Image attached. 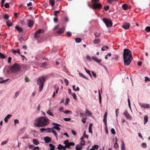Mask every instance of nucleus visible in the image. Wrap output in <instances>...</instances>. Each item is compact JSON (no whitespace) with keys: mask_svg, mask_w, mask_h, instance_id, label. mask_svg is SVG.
Instances as JSON below:
<instances>
[{"mask_svg":"<svg viewBox=\"0 0 150 150\" xmlns=\"http://www.w3.org/2000/svg\"><path fill=\"white\" fill-rule=\"evenodd\" d=\"M64 112L66 114H69L70 115H71L72 113L71 111L69 110H67L66 111H64Z\"/></svg>","mask_w":150,"mask_h":150,"instance_id":"c9c22d12","label":"nucleus"},{"mask_svg":"<svg viewBox=\"0 0 150 150\" xmlns=\"http://www.w3.org/2000/svg\"><path fill=\"white\" fill-rule=\"evenodd\" d=\"M70 100L69 98H67L66 99V101L65 102V105H67L68 104V103L69 102Z\"/></svg>","mask_w":150,"mask_h":150,"instance_id":"6e6d98bb","label":"nucleus"},{"mask_svg":"<svg viewBox=\"0 0 150 150\" xmlns=\"http://www.w3.org/2000/svg\"><path fill=\"white\" fill-rule=\"evenodd\" d=\"M122 8L124 10H126L129 8V6H128L127 4H123L122 5Z\"/></svg>","mask_w":150,"mask_h":150,"instance_id":"412c9836","label":"nucleus"},{"mask_svg":"<svg viewBox=\"0 0 150 150\" xmlns=\"http://www.w3.org/2000/svg\"><path fill=\"white\" fill-rule=\"evenodd\" d=\"M118 56L117 55H116L114 56L112 58V59H117L118 58Z\"/></svg>","mask_w":150,"mask_h":150,"instance_id":"8fccbe9b","label":"nucleus"},{"mask_svg":"<svg viewBox=\"0 0 150 150\" xmlns=\"http://www.w3.org/2000/svg\"><path fill=\"white\" fill-rule=\"evenodd\" d=\"M145 81L146 82V81H149L150 79H149V78L148 77V76H145Z\"/></svg>","mask_w":150,"mask_h":150,"instance_id":"bf43d9fd","label":"nucleus"},{"mask_svg":"<svg viewBox=\"0 0 150 150\" xmlns=\"http://www.w3.org/2000/svg\"><path fill=\"white\" fill-rule=\"evenodd\" d=\"M64 28H59V30H58L57 32L58 34H60L62 33L64 31Z\"/></svg>","mask_w":150,"mask_h":150,"instance_id":"aec40b11","label":"nucleus"},{"mask_svg":"<svg viewBox=\"0 0 150 150\" xmlns=\"http://www.w3.org/2000/svg\"><path fill=\"white\" fill-rule=\"evenodd\" d=\"M83 136L84 137L86 138H88V135H87L86 134V132L85 131L84 134H83Z\"/></svg>","mask_w":150,"mask_h":150,"instance_id":"338daca9","label":"nucleus"},{"mask_svg":"<svg viewBox=\"0 0 150 150\" xmlns=\"http://www.w3.org/2000/svg\"><path fill=\"white\" fill-rule=\"evenodd\" d=\"M8 141L7 140L3 142H2L1 144V145H4L8 143Z\"/></svg>","mask_w":150,"mask_h":150,"instance_id":"864d4df0","label":"nucleus"},{"mask_svg":"<svg viewBox=\"0 0 150 150\" xmlns=\"http://www.w3.org/2000/svg\"><path fill=\"white\" fill-rule=\"evenodd\" d=\"M79 76H81L83 77L84 78H85L86 79L88 80V78H87V77L85 76H84L83 75V74H82L81 73H79Z\"/></svg>","mask_w":150,"mask_h":150,"instance_id":"c03bdc74","label":"nucleus"},{"mask_svg":"<svg viewBox=\"0 0 150 150\" xmlns=\"http://www.w3.org/2000/svg\"><path fill=\"white\" fill-rule=\"evenodd\" d=\"M21 69L19 65L17 64H14L11 68V70L12 72H15L19 71Z\"/></svg>","mask_w":150,"mask_h":150,"instance_id":"7ed1b4c3","label":"nucleus"},{"mask_svg":"<svg viewBox=\"0 0 150 150\" xmlns=\"http://www.w3.org/2000/svg\"><path fill=\"white\" fill-rule=\"evenodd\" d=\"M114 147L115 149H117L119 147V145L117 143H115L114 145Z\"/></svg>","mask_w":150,"mask_h":150,"instance_id":"a18cd8bd","label":"nucleus"},{"mask_svg":"<svg viewBox=\"0 0 150 150\" xmlns=\"http://www.w3.org/2000/svg\"><path fill=\"white\" fill-rule=\"evenodd\" d=\"M28 26L29 27L31 28L34 25V21L33 19H29L27 22Z\"/></svg>","mask_w":150,"mask_h":150,"instance_id":"6e6552de","label":"nucleus"},{"mask_svg":"<svg viewBox=\"0 0 150 150\" xmlns=\"http://www.w3.org/2000/svg\"><path fill=\"white\" fill-rule=\"evenodd\" d=\"M130 25L129 23L125 22L123 25L122 27L125 29H127L130 27Z\"/></svg>","mask_w":150,"mask_h":150,"instance_id":"f8f14e48","label":"nucleus"},{"mask_svg":"<svg viewBox=\"0 0 150 150\" xmlns=\"http://www.w3.org/2000/svg\"><path fill=\"white\" fill-rule=\"evenodd\" d=\"M3 78L2 77H0V83H4L5 81H6L8 80V79L6 80H3Z\"/></svg>","mask_w":150,"mask_h":150,"instance_id":"c756f323","label":"nucleus"},{"mask_svg":"<svg viewBox=\"0 0 150 150\" xmlns=\"http://www.w3.org/2000/svg\"><path fill=\"white\" fill-rule=\"evenodd\" d=\"M92 59L98 63H100L102 61L101 59H99L96 57L95 56H92Z\"/></svg>","mask_w":150,"mask_h":150,"instance_id":"ddd939ff","label":"nucleus"},{"mask_svg":"<svg viewBox=\"0 0 150 150\" xmlns=\"http://www.w3.org/2000/svg\"><path fill=\"white\" fill-rule=\"evenodd\" d=\"M20 94V92L18 91H16L14 96V98H17V97L19 96Z\"/></svg>","mask_w":150,"mask_h":150,"instance_id":"c85d7f7f","label":"nucleus"},{"mask_svg":"<svg viewBox=\"0 0 150 150\" xmlns=\"http://www.w3.org/2000/svg\"><path fill=\"white\" fill-rule=\"evenodd\" d=\"M93 9H98L101 8L102 6V5L100 3H95L93 4Z\"/></svg>","mask_w":150,"mask_h":150,"instance_id":"0eeeda50","label":"nucleus"},{"mask_svg":"<svg viewBox=\"0 0 150 150\" xmlns=\"http://www.w3.org/2000/svg\"><path fill=\"white\" fill-rule=\"evenodd\" d=\"M103 121L105 125L107 126V118H104L103 120Z\"/></svg>","mask_w":150,"mask_h":150,"instance_id":"e2e57ef3","label":"nucleus"},{"mask_svg":"<svg viewBox=\"0 0 150 150\" xmlns=\"http://www.w3.org/2000/svg\"><path fill=\"white\" fill-rule=\"evenodd\" d=\"M85 113L88 117L91 116L92 115V113L87 108L86 109Z\"/></svg>","mask_w":150,"mask_h":150,"instance_id":"dca6fc26","label":"nucleus"},{"mask_svg":"<svg viewBox=\"0 0 150 150\" xmlns=\"http://www.w3.org/2000/svg\"><path fill=\"white\" fill-rule=\"evenodd\" d=\"M46 64L47 63L46 62H42L41 64L40 65V67L41 68H43L46 65Z\"/></svg>","mask_w":150,"mask_h":150,"instance_id":"f704fd0d","label":"nucleus"},{"mask_svg":"<svg viewBox=\"0 0 150 150\" xmlns=\"http://www.w3.org/2000/svg\"><path fill=\"white\" fill-rule=\"evenodd\" d=\"M57 148L60 149H62L63 150H65L66 149V147L65 145L64 146L60 144H59Z\"/></svg>","mask_w":150,"mask_h":150,"instance_id":"2eb2a0df","label":"nucleus"},{"mask_svg":"<svg viewBox=\"0 0 150 150\" xmlns=\"http://www.w3.org/2000/svg\"><path fill=\"white\" fill-rule=\"evenodd\" d=\"M121 149L122 150H125L126 148L125 143L123 140L122 141L121 144Z\"/></svg>","mask_w":150,"mask_h":150,"instance_id":"a211bd4d","label":"nucleus"},{"mask_svg":"<svg viewBox=\"0 0 150 150\" xmlns=\"http://www.w3.org/2000/svg\"><path fill=\"white\" fill-rule=\"evenodd\" d=\"M82 147L79 144L76 145V150H81Z\"/></svg>","mask_w":150,"mask_h":150,"instance_id":"5701e85b","label":"nucleus"},{"mask_svg":"<svg viewBox=\"0 0 150 150\" xmlns=\"http://www.w3.org/2000/svg\"><path fill=\"white\" fill-rule=\"evenodd\" d=\"M144 124H145L148 121V117L147 115H145L144 117Z\"/></svg>","mask_w":150,"mask_h":150,"instance_id":"b1692460","label":"nucleus"},{"mask_svg":"<svg viewBox=\"0 0 150 150\" xmlns=\"http://www.w3.org/2000/svg\"><path fill=\"white\" fill-rule=\"evenodd\" d=\"M64 120L66 121H68L71 120L70 118H65L64 119Z\"/></svg>","mask_w":150,"mask_h":150,"instance_id":"680f3d73","label":"nucleus"},{"mask_svg":"<svg viewBox=\"0 0 150 150\" xmlns=\"http://www.w3.org/2000/svg\"><path fill=\"white\" fill-rule=\"evenodd\" d=\"M85 144V142L83 140V138L82 137L81 139V145H84Z\"/></svg>","mask_w":150,"mask_h":150,"instance_id":"4c0bfd02","label":"nucleus"},{"mask_svg":"<svg viewBox=\"0 0 150 150\" xmlns=\"http://www.w3.org/2000/svg\"><path fill=\"white\" fill-rule=\"evenodd\" d=\"M54 129L53 128H48L47 129L46 132L47 133L52 132Z\"/></svg>","mask_w":150,"mask_h":150,"instance_id":"393cba45","label":"nucleus"},{"mask_svg":"<svg viewBox=\"0 0 150 150\" xmlns=\"http://www.w3.org/2000/svg\"><path fill=\"white\" fill-rule=\"evenodd\" d=\"M11 59H12V58L11 57H9L8 59V63H11Z\"/></svg>","mask_w":150,"mask_h":150,"instance_id":"774afa93","label":"nucleus"},{"mask_svg":"<svg viewBox=\"0 0 150 150\" xmlns=\"http://www.w3.org/2000/svg\"><path fill=\"white\" fill-rule=\"evenodd\" d=\"M81 39L79 38H77L75 39V41L76 43H79L81 42Z\"/></svg>","mask_w":150,"mask_h":150,"instance_id":"ea45409f","label":"nucleus"},{"mask_svg":"<svg viewBox=\"0 0 150 150\" xmlns=\"http://www.w3.org/2000/svg\"><path fill=\"white\" fill-rule=\"evenodd\" d=\"M72 96H73V98L75 99L76 100L77 99V96L76 94L74 93L71 94Z\"/></svg>","mask_w":150,"mask_h":150,"instance_id":"37998d69","label":"nucleus"},{"mask_svg":"<svg viewBox=\"0 0 150 150\" xmlns=\"http://www.w3.org/2000/svg\"><path fill=\"white\" fill-rule=\"evenodd\" d=\"M52 133L54 134V135L56 137L57 139V132H56L54 130H54H53V131Z\"/></svg>","mask_w":150,"mask_h":150,"instance_id":"de8ad7c7","label":"nucleus"},{"mask_svg":"<svg viewBox=\"0 0 150 150\" xmlns=\"http://www.w3.org/2000/svg\"><path fill=\"white\" fill-rule=\"evenodd\" d=\"M39 85V91H41L43 89V85L40 84V85Z\"/></svg>","mask_w":150,"mask_h":150,"instance_id":"79ce46f5","label":"nucleus"},{"mask_svg":"<svg viewBox=\"0 0 150 150\" xmlns=\"http://www.w3.org/2000/svg\"><path fill=\"white\" fill-rule=\"evenodd\" d=\"M141 146L143 148H146V147L147 145L145 143H143L141 144Z\"/></svg>","mask_w":150,"mask_h":150,"instance_id":"49530a36","label":"nucleus"},{"mask_svg":"<svg viewBox=\"0 0 150 150\" xmlns=\"http://www.w3.org/2000/svg\"><path fill=\"white\" fill-rule=\"evenodd\" d=\"M145 30L147 32H150V26H148L146 27L145 28Z\"/></svg>","mask_w":150,"mask_h":150,"instance_id":"58836bf2","label":"nucleus"},{"mask_svg":"<svg viewBox=\"0 0 150 150\" xmlns=\"http://www.w3.org/2000/svg\"><path fill=\"white\" fill-rule=\"evenodd\" d=\"M33 144L35 145H38L39 144L38 141L37 139H35L33 140Z\"/></svg>","mask_w":150,"mask_h":150,"instance_id":"bb28decb","label":"nucleus"},{"mask_svg":"<svg viewBox=\"0 0 150 150\" xmlns=\"http://www.w3.org/2000/svg\"><path fill=\"white\" fill-rule=\"evenodd\" d=\"M99 0H92L91 2L92 4L97 3Z\"/></svg>","mask_w":150,"mask_h":150,"instance_id":"69168bd1","label":"nucleus"},{"mask_svg":"<svg viewBox=\"0 0 150 150\" xmlns=\"http://www.w3.org/2000/svg\"><path fill=\"white\" fill-rule=\"evenodd\" d=\"M44 140L46 143L50 142L51 141V139L50 138L47 137L44 138Z\"/></svg>","mask_w":150,"mask_h":150,"instance_id":"4468645a","label":"nucleus"},{"mask_svg":"<svg viewBox=\"0 0 150 150\" xmlns=\"http://www.w3.org/2000/svg\"><path fill=\"white\" fill-rule=\"evenodd\" d=\"M47 129H45V128H42L40 129V131L43 132L44 131H46Z\"/></svg>","mask_w":150,"mask_h":150,"instance_id":"052dcab7","label":"nucleus"},{"mask_svg":"<svg viewBox=\"0 0 150 150\" xmlns=\"http://www.w3.org/2000/svg\"><path fill=\"white\" fill-rule=\"evenodd\" d=\"M50 146V150H54L55 148V146L51 144H50L49 145Z\"/></svg>","mask_w":150,"mask_h":150,"instance_id":"473e14b6","label":"nucleus"},{"mask_svg":"<svg viewBox=\"0 0 150 150\" xmlns=\"http://www.w3.org/2000/svg\"><path fill=\"white\" fill-rule=\"evenodd\" d=\"M123 56L125 66H128L133 59L131 51L128 49H124Z\"/></svg>","mask_w":150,"mask_h":150,"instance_id":"f257e3e1","label":"nucleus"},{"mask_svg":"<svg viewBox=\"0 0 150 150\" xmlns=\"http://www.w3.org/2000/svg\"><path fill=\"white\" fill-rule=\"evenodd\" d=\"M12 116L11 115H8L4 119V120L6 122H7L8 121V120Z\"/></svg>","mask_w":150,"mask_h":150,"instance_id":"f3484780","label":"nucleus"},{"mask_svg":"<svg viewBox=\"0 0 150 150\" xmlns=\"http://www.w3.org/2000/svg\"><path fill=\"white\" fill-rule=\"evenodd\" d=\"M139 105L144 108H149L150 107L149 105L146 103H139Z\"/></svg>","mask_w":150,"mask_h":150,"instance_id":"9b49d317","label":"nucleus"},{"mask_svg":"<svg viewBox=\"0 0 150 150\" xmlns=\"http://www.w3.org/2000/svg\"><path fill=\"white\" fill-rule=\"evenodd\" d=\"M52 125L54 126L53 127V129H54L59 131L60 130V128L58 127V126H61L60 125L55 123H52Z\"/></svg>","mask_w":150,"mask_h":150,"instance_id":"9d476101","label":"nucleus"},{"mask_svg":"<svg viewBox=\"0 0 150 150\" xmlns=\"http://www.w3.org/2000/svg\"><path fill=\"white\" fill-rule=\"evenodd\" d=\"M13 52V54H15L16 53H18L19 55L21 54L20 50L19 49H17V50H15L13 49L11 50Z\"/></svg>","mask_w":150,"mask_h":150,"instance_id":"6ab92c4d","label":"nucleus"},{"mask_svg":"<svg viewBox=\"0 0 150 150\" xmlns=\"http://www.w3.org/2000/svg\"><path fill=\"white\" fill-rule=\"evenodd\" d=\"M124 114L128 119L131 120L132 119V117L130 115L127 111H125L124 112Z\"/></svg>","mask_w":150,"mask_h":150,"instance_id":"1a4fd4ad","label":"nucleus"},{"mask_svg":"<svg viewBox=\"0 0 150 150\" xmlns=\"http://www.w3.org/2000/svg\"><path fill=\"white\" fill-rule=\"evenodd\" d=\"M6 24L8 27H11L12 26V23L8 21L6 22Z\"/></svg>","mask_w":150,"mask_h":150,"instance_id":"e433bc0d","label":"nucleus"},{"mask_svg":"<svg viewBox=\"0 0 150 150\" xmlns=\"http://www.w3.org/2000/svg\"><path fill=\"white\" fill-rule=\"evenodd\" d=\"M0 57L3 59L5 58V55L1 53H0Z\"/></svg>","mask_w":150,"mask_h":150,"instance_id":"3c124183","label":"nucleus"},{"mask_svg":"<svg viewBox=\"0 0 150 150\" xmlns=\"http://www.w3.org/2000/svg\"><path fill=\"white\" fill-rule=\"evenodd\" d=\"M86 118L85 117H83L82 120L81 121L83 123H85L86 122Z\"/></svg>","mask_w":150,"mask_h":150,"instance_id":"4d7b16f0","label":"nucleus"},{"mask_svg":"<svg viewBox=\"0 0 150 150\" xmlns=\"http://www.w3.org/2000/svg\"><path fill=\"white\" fill-rule=\"evenodd\" d=\"M103 21L107 27H110L112 26V23L111 20L104 18L103 19Z\"/></svg>","mask_w":150,"mask_h":150,"instance_id":"20e7f679","label":"nucleus"},{"mask_svg":"<svg viewBox=\"0 0 150 150\" xmlns=\"http://www.w3.org/2000/svg\"><path fill=\"white\" fill-rule=\"evenodd\" d=\"M9 18V16H8V15L6 14H5L4 16V18L6 20H8Z\"/></svg>","mask_w":150,"mask_h":150,"instance_id":"a19ab883","label":"nucleus"},{"mask_svg":"<svg viewBox=\"0 0 150 150\" xmlns=\"http://www.w3.org/2000/svg\"><path fill=\"white\" fill-rule=\"evenodd\" d=\"M46 77L42 76L37 79V83L38 85H43L46 79Z\"/></svg>","mask_w":150,"mask_h":150,"instance_id":"39448f33","label":"nucleus"},{"mask_svg":"<svg viewBox=\"0 0 150 150\" xmlns=\"http://www.w3.org/2000/svg\"><path fill=\"white\" fill-rule=\"evenodd\" d=\"M111 132L112 134L114 135H115L116 134V132L114 128H112L111 129Z\"/></svg>","mask_w":150,"mask_h":150,"instance_id":"09e8293b","label":"nucleus"},{"mask_svg":"<svg viewBox=\"0 0 150 150\" xmlns=\"http://www.w3.org/2000/svg\"><path fill=\"white\" fill-rule=\"evenodd\" d=\"M100 39H98L94 40L93 41V42L94 44H97L100 42Z\"/></svg>","mask_w":150,"mask_h":150,"instance_id":"4be33fe9","label":"nucleus"},{"mask_svg":"<svg viewBox=\"0 0 150 150\" xmlns=\"http://www.w3.org/2000/svg\"><path fill=\"white\" fill-rule=\"evenodd\" d=\"M5 7L6 8H8L9 7V5L8 3H6L4 5Z\"/></svg>","mask_w":150,"mask_h":150,"instance_id":"603ef678","label":"nucleus"},{"mask_svg":"<svg viewBox=\"0 0 150 150\" xmlns=\"http://www.w3.org/2000/svg\"><path fill=\"white\" fill-rule=\"evenodd\" d=\"M46 112L49 115L52 116H54V114H53V113L51 112V111L50 110H48Z\"/></svg>","mask_w":150,"mask_h":150,"instance_id":"cd10ccee","label":"nucleus"},{"mask_svg":"<svg viewBox=\"0 0 150 150\" xmlns=\"http://www.w3.org/2000/svg\"><path fill=\"white\" fill-rule=\"evenodd\" d=\"M49 4L51 5L52 6H53L54 4V0H50L49 1Z\"/></svg>","mask_w":150,"mask_h":150,"instance_id":"7c9ffc66","label":"nucleus"},{"mask_svg":"<svg viewBox=\"0 0 150 150\" xmlns=\"http://www.w3.org/2000/svg\"><path fill=\"white\" fill-rule=\"evenodd\" d=\"M15 28L19 32H21L23 31L21 27L18 26H16L15 27Z\"/></svg>","mask_w":150,"mask_h":150,"instance_id":"a878e982","label":"nucleus"},{"mask_svg":"<svg viewBox=\"0 0 150 150\" xmlns=\"http://www.w3.org/2000/svg\"><path fill=\"white\" fill-rule=\"evenodd\" d=\"M86 59H88L89 61H91V57L88 55H87L86 56Z\"/></svg>","mask_w":150,"mask_h":150,"instance_id":"0e129e2a","label":"nucleus"},{"mask_svg":"<svg viewBox=\"0 0 150 150\" xmlns=\"http://www.w3.org/2000/svg\"><path fill=\"white\" fill-rule=\"evenodd\" d=\"M99 103L100 104H101V95L100 93V90L99 91Z\"/></svg>","mask_w":150,"mask_h":150,"instance_id":"2f4dec72","label":"nucleus"},{"mask_svg":"<svg viewBox=\"0 0 150 150\" xmlns=\"http://www.w3.org/2000/svg\"><path fill=\"white\" fill-rule=\"evenodd\" d=\"M50 122V120L47 117H42L36 119L35 125L38 127H43L48 125Z\"/></svg>","mask_w":150,"mask_h":150,"instance_id":"f03ea898","label":"nucleus"},{"mask_svg":"<svg viewBox=\"0 0 150 150\" xmlns=\"http://www.w3.org/2000/svg\"><path fill=\"white\" fill-rule=\"evenodd\" d=\"M43 32V30H42L41 29H39L35 32L34 35V38L36 39L38 38L39 37V34Z\"/></svg>","mask_w":150,"mask_h":150,"instance_id":"423d86ee","label":"nucleus"},{"mask_svg":"<svg viewBox=\"0 0 150 150\" xmlns=\"http://www.w3.org/2000/svg\"><path fill=\"white\" fill-rule=\"evenodd\" d=\"M99 146L97 145H94L92 147L95 149H98V148Z\"/></svg>","mask_w":150,"mask_h":150,"instance_id":"5fc2aeb1","label":"nucleus"},{"mask_svg":"<svg viewBox=\"0 0 150 150\" xmlns=\"http://www.w3.org/2000/svg\"><path fill=\"white\" fill-rule=\"evenodd\" d=\"M94 35L96 38H97L100 36V33H98L97 32H96L94 33Z\"/></svg>","mask_w":150,"mask_h":150,"instance_id":"72a5a7b5","label":"nucleus"},{"mask_svg":"<svg viewBox=\"0 0 150 150\" xmlns=\"http://www.w3.org/2000/svg\"><path fill=\"white\" fill-rule=\"evenodd\" d=\"M64 81L66 83V86H67L69 84V82L68 80L66 79H64Z\"/></svg>","mask_w":150,"mask_h":150,"instance_id":"13d9d810","label":"nucleus"}]
</instances>
